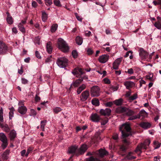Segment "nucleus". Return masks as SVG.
<instances>
[{
  "label": "nucleus",
  "instance_id": "nucleus-1",
  "mask_svg": "<svg viewBox=\"0 0 161 161\" xmlns=\"http://www.w3.org/2000/svg\"><path fill=\"white\" fill-rule=\"evenodd\" d=\"M119 130L121 132L123 142L124 144L121 145L120 148L122 151L125 152L128 148L127 145L130 143L127 138L131 135L130 132L131 128L129 124L125 123L121 125L119 127Z\"/></svg>",
  "mask_w": 161,
  "mask_h": 161
},
{
  "label": "nucleus",
  "instance_id": "nucleus-2",
  "mask_svg": "<svg viewBox=\"0 0 161 161\" xmlns=\"http://www.w3.org/2000/svg\"><path fill=\"white\" fill-rule=\"evenodd\" d=\"M58 47L59 49L63 52H67L69 50V47L68 44L61 38L58 39Z\"/></svg>",
  "mask_w": 161,
  "mask_h": 161
},
{
  "label": "nucleus",
  "instance_id": "nucleus-3",
  "mask_svg": "<svg viewBox=\"0 0 161 161\" xmlns=\"http://www.w3.org/2000/svg\"><path fill=\"white\" fill-rule=\"evenodd\" d=\"M108 152L104 149H101L98 151L91 153L89 152L86 154L87 156L94 155L96 157H103L108 154Z\"/></svg>",
  "mask_w": 161,
  "mask_h": 161
},
{
  "label": "nucleus",
  "instance_id": "nucleus-4",
  "mask_svg": "<svg viewBox=\"0 0 161 161\" xmlns=\"http://www.w3.org/2000/svg\"><path fill=\"white\" fill-rule=\"evenodd\" d=\"M56 63L59 67L64 68L68 65V59L64 57L59 58L58 59Z\"/></svg>",
  "mask_w": 161,
  "mask_h": 161
},
{
  "label": "nucleus",
  "instance_id": "nucleus-5",
  "mask_svg": "<svg viewBox=\"0 0 161 161\" xmlns=\"http://www.w3.org/2000/svg\"><path fill=\"white\" fill-rule=\"evenodd\" d=\"M150 143V141L149 140H147L143 143H141L138 145L135 150V152L137 153L139 152L140 153H142L141 151L142 149H146L147 148V146H148Z\"/></svg>",
  "mask_w": 161,
  "mask_h": 161
},
{
  "label": "nucleus",
  "instance_id": "nucleus-6",
  "mask_svg": "<svg viewBox=\"0 0 161 161\" xmlns=\"http://www.w3.org/2000/svg\"><path fill=\"white\" fill-rule=\"evenodd\" d=\"M0 140L2 142V147L3 149H4L8 145L7 139L6 136L3 133H0Z\"/></svg>",
  "mask_w": 161,
  "mask_h": 161
},
{
  "label": "nucleus",
  "instance_id": "nucleus-7",
  "mask_svg": "<svg viewBox=\"0 0 161 161\" xmlns=\"http://www.w3.org/2000/svg\"><path fill=\"white\" fill-rule=\"evenodd\" d=\"M100 94V89L98 86H93L91 89V94L92 97H98Z\"/></svg>",
  "mask_w": 161,
  "mask_h": 161
},
{
  "label": "nucleus",
  "instance_id": "nucleus-8",
  "mask_svg": "<svg viewBox=\"0 0 161 161\" xmlns=\"http://www.w3.org/2000/svg\"><path fill=\"white\" fill-rule=\"evenodd\" d=\"M139 54L142 59H147L148 61V53L144 50L143 48H140Z\"/></svg>",
  "mask_w": 161,
  "mask_h": 161
},
{
  "label": "nucleus",
  "instance_id": "nucleus-9",
  "mask_svg": "<svg viewBox=\"0 0 161 161\" xmlns=\"http://www.w3.org/2000/svg\"><path fill=\"white\" fill-rule=\"evenodd\" d=\"M99 112L101 115L109 116L111 114V110L109 108H106L105 109H101Z\"/></svg>",
  "mask_w": 161,
  "mask_h": 161
},
{
  "label": "nucleus",
  "instance_id": "nucleus-10",
  "mask_svg": "<svg viewBox=\"0 0 161 161\" xmlns=\"http://www.w3.org/2000/svg\"><path fill=\"white\" fill-rule=\"evenodd\" d=\"M8 50V47L3 42L0 41V54L5 53Z\"/></svg>",
  "mask_w": 161,
  "mask_h": 161
},
{
  "label": "nucleus",
  "instance_id": "nucleus-11",
  "mask_svg": "<svg viewBox=\"0 0 161 161\" xmlns=\"http://www.w3.org/2000/svg\"><path fill=\"white\" fill-rule=\"evenodd\" d=\"M89 92L87 90L84 91L81 94L80 99L82 101L86 100L89 96Z\"/></svg>",
  "mask_w": 161,
  "mask_h": 161
},
{
  "label": "nucleus",
  "instance_id": "nucleus-12",
  "mask_svg": "<svg viewBox=\"0 0 161 161\" xmlns=\"http://www.w3.org/2000/svg\"><path fill=\"white\" fill-rule=\"evenodd\" d=\"M121 61L122 59L121 58H117L113 63V68L115 70L118 69Z\"/></svg>",
  "mask_w": 161,
  "mask_h": 161
},
{
  "label": "nucleus",
  "instance_id": "nucleus-13",
  "mask_svg": "<svg viewBox=\"0 0 161 161\" xmlns=\"http://www.w3.org/2000/svg\"><path fill=\"white\" fill-rule=\"evenodd\" d=\"M109 57V56L107 55H103L99 57L98 60L100 63L104 64L108 61Z\"/></svg>",
  "mask_w": 161,
  "mask_h": 161
},
{
  "label": "nucleus",
  "instance_id": "nucleus-14",
  "mask_svg": "<svg viewBox=\"0 0 161 161\" xmlns=\"http://www.w3.org/2000/svg\"><path fill=\"white\" fill-rule=\"evenodd\" d=\"M90 118L92 121L94 122H98L100 119L99 116L96 113L92 114Z\"/></svg>",
  "mask_w": 161,
  "mask_h": 161
},
{
  "label": "nucleus",
  "instance_id": "nucleus-15",
  "mask_svg": "<svg viewBox=\"0 0 161 161\" xmlns=\"http://www.w3.org/2000/svg\"><path fill=\"white\" fill-rule=\"evenodd\" d=\"M140 126L144 129H147L151 127V124L148 122H143L140 123Z\"/></svg>",
  "mask_w": 161,
  "mask_h": 161
},
{
  "label": "nucleus",
  "instance_id": "nucleus-16",
  "mask_svg": "<svg viewBox=\"0 0 161 161\" xmlns=\"http://www.w3.org/2000/svg\"><path fill=\"white\" fill-rule=\"evenodd\" d=\"M77 152H78V149L77 145L72 146L69 147L68 149V152L69 153H75Z\"/></svg>",
  "mask_w": 161,
  "mask_h": 161
},
{
  "label": "nucleus",
  "instance_id": "nucleus-17",
  "mask_svg": "<svg viewBox=\"0 0 161 161\" xmlns=\"http://www.w3.org/2000/svg\"><path fill=\"white\" fill-rule=\"evenodd\" d=\"M126 89H129L130 88L134 86L135 85V83L131 81H126L124 83Z\"/></svg>",
  "mask_w": 161,
  "mask_h": 161
},
{
  "label": "nucleus",
  "instance_id": "nucleus-18",
  "mask_svg": "<svg viewBox=\"0 0 161 161\" xmlns=\"http://www.w3.org/2000/svg\"><path fill=\"white\" fill-rule=\"evenodd\" d=\"M87 146L83 144L82 145L79 149H78V153L80 154H84L87 149Z\"/></svg>",
  "mask_w": 161,
  "mask_h": 161
},
{
  "label": "nucleus",
  "instance_id": "nucleus-19",
  "mask_svg": "<svg viewBox=\"0 0 161 161\" xmlns=\"http://www.w3.org/2000/svg\"><path fill=\"white\" fill-rule=\"evenodd\" d=\"M27 109L25 106L19 107L18 108V111L22 114H25L27 112Z\"/></svg>",
  "mask_w": 161,
  "mask_h": 161
},
{
  "label": "nucleus",
  "instance_id": "nucleus-20",
  "mask_svg": "<svg viewBox=\"0 0 161 161\" xmlns=\"http://www.w3.org/2000/svg\"><path fill=\"white\" fill-rule=\"evenodd\" d=\"M119 88L118 86H113L111 85H109L108 87V90L110 92H112L117 91Z\"/></svg>",
  "mask_w": 161,
  "mask_h": 161
},
{
  "label": "nucleus",
  "instance_id": "nucleus-21",
  "mask_svg": "<svg viewBox=\"0 0 161 161\" xmlns=\"http://www.w3.org/2000/svg\"><path fill=\"white\" fill-rule=\"evenodd\" d=\"M10 150H6L2 154V156L3 160H7L8 158V156L9 154Z\"/></svg>",
  "mask_w": 161,
  "mask_h": 161
},
{
  "label": "nucleus",
  "instance_id": "nucleus-22",
  "mask_svg": "<svg viewBox=\"0 0 161 161\" xmlns=\"http://www.w3.org/2000/svg\"><path fill=\"white\" fill-rule=\"evenodd\" d=\"M83 79H79L77 80L73 83L70 85L69 89L71 87V86H73L75 87H77L79 85L82 81Z\"/></svg>",
  "mask_w": 161,
  "mask_h": 161
},
{
  "label": "nucleus",
  "instance_id": "nucleus-23",
  "mask_svg": "<svg viewBox=\"0 0 161 161\" xmlns=\"http://www.w3.org/2000/svg\"><path fill=\"white\" fill-rule=\"evenodd\" d=\"M72 73L74 75H76L77 74L82 75L83 74V72L81 69L75 68V69L72 72Z\"/></svg>",
  "mask_w": 161,
  "mask_h": 161
},
{
  "label": "nucleus",
  "instance_id": "nucleus-24",
  "mask_svg": "<svg viewBox=\"0 0 161 161\" xmlns=\"http://www.w3.org/2000/svg\"><path fill=\"white\" fill-rule=\"evenodd\" d=\"M126 107H120L117 108L116 109V112L118 113H125L126 109Z\"/></svg>",
  "mask_w": 161,
  "mask_h": 161
},
{
  "label": "nucleus",
  "instance_id": "nucleus-25",
  "mask_svg": "<svg viewBox=\"0 0 161 161\" xmlns=\"http://www.w3.org/2000/svg\"><path fill=\"white\" fill-rule=\"evenodd\" d=\"M16 131L13 130H11L9 134V137L11 140H13L16 137Z\"/></svg>",
  "mask_w": 161,
  "mask_h": 161
},
{
  "label": "nucleus",
  "instance_id": "nucleus-26",
  "mask_svg": "<svg viewBox=\"0 0 161 161\" xmlns=\"http://www.w3.org/2000/svg\"><path fill=\"white\" fill-rule=\"evenodd\" d=\"M47 50L49 53H51L52 51V43L50 42H48L47 43L46 45Z\"/></svg>",
  "mask_w": 161,
  "mask_h": 161
},
{
  "label": "nucleus",
  "instance_id": "nucleus-27",
  "mask_svg": "<svg viewBox=\"0 0 161 161\" xmlns=\"http://www.w3.org/2000/svg\"><path fill=\"white\" fill-rule=\"evenodd\" d=\"M147 115V113L143 109H142L137 114V116H139L140 119L141 117H145Z\"/></svg>",
  "mask_w": 161,
  "mask_h": 161
},
{
  "label": "nucleus",
  "instance_id": "nucleus-28",
  "mask_svg": "<svg viewBox=\"0 0 161 161\" xmlns=\"http://www.w3.org/2000/svg\"><path fill=\"white\" fill-rule=\"evenodd\" d=\"M126 111L125 112L126 114L128 116H130L133 115L134 114L135 112L134 111L131 109H129L127 108L126 107Z\"/></svg>",
  "mask_w": 161,
  "mask_h": 161
},
{
  "label": "nucleus",
  "instance_id": "nucleus-29",
  "mask_svg": "<svg viewBox=\"0 0 161 161\" xmlns=\"http://www.w3.org/2000/svg\"><path fill=\"white\" fill-rule=\"evenodd\" d=\"M42 20L43 22H45L47 19L48 15L44 11H42Z\"/></svg>",
  "mask_w": 161,
  "mask_h": 161
},
{
  "label": "nucleus",
  "instance_id": "nucleus-30",
  "mask_svg": "<svg viewBox=\"0 0 161 161\" xmlns=\"http://www.w3.org/2000/svg\"><path fill=\"white\" fill-rule=\"evenodd\" d=\"M86 85L84 84L80 86L78 88L77 91V94H80L81 92L86 88Z\"/></svg>",
  "mask_w": 161,
  "mask_h": 161
},
{
  "label": "nucleus",
  "instance_id": "nucleus-31",
  "mask_svg": "<svg viewBox=\"0 0 161 161\" xmlns=\"http://www.w3.org/2000/svg\"><path fill=\"white\" fill-rule=\"evenodd\" d=\"M76 43L79 45L82 44L83 42L82 38L79 36H77L76 38Z\"/></svg>",
  "mask_w": 161,
  "mask_h": 161
},
{
  "label": "nucleus",
  "instance_id": "nucleus-32",
  "mask_svg": "<svg viewBox=\"0 0 161 161\" xmlns=\"http://www.w3.org/2000/svg\"><path fill=\"white\" fill-rule=\"evenodd\" d=\"M113 103L117 106L120 105L123 103V100L121 98L115 100L114 101Z\"/></svg>",
  "mask_w": 161,
  "mask_h": 161
},
{
  "label": "nucleus",
  "instance_id": "nucleus-33",
  "mask_svg": "<svg viewBox=\"0 0 161 161\" xmlns=\"http://www.w3.org/2000/svg\"><path fill=\"white\" fill-rule=\"evenodd\" d=\"M154 25L158 29L160 30L161 29V20H158L154 24Z\"/></svg>",
  "mask_w": 161,
  "mask_h": 161
},
{
  "label": "nucleus",
  "instance_id": "nucleus-34",
  "mask_svg": "<svg viewBox=\"0 0 161 161\" xmlns=\"http://www.w3.org/2000/svg\"><path fill=\"white\" fill-rule=\"evenodd\" d=\"M153 145L154 146V149H157L159 148L161 145V143H159L157 141H154L153 142Z\"/></svg>",
  "mask_w": 161,
  "mask_h": 161
},
{
  "label": "nucleus",
  "instance_id": "nucleus-35",
  "mask_svg": "<svg viewBox=\"0 0 161 161\" xmlns=\"http://www.w3.org/2000/svg\"><path fill=\"white\" fill-rule=\"evenodd\" d=\"M92 104L96 106H99V101L95 98L93 99L92 101Z\"/></svg>",
  "mask_w": 161,
  "mask_h": 161
},
{
  "label": "nucleus",
  "instance_id": "nucleus-36",
  "mask_svg": "<svg viewBox=\"0 0 161 161\" xmlns=\"http://www.w3.org/2000/svg\"><path fill=\"white\" fill-rule=\"evenodd\" d=\"M1 126L5 132H8L9 131L10 129L8 125L6 124L2 125Z\"/></svg>",
  "mask_w": 161,
  "mask_h": 161
},
{
  "label": "nucleus",
  "instance_id": "nucleus-37",
  "mask_svg": "<svg viewBox=\"0 0 161 161\" xmlns=\"http://www.w3.org/2000/svg\"><path fill=\"white\" fill-rule=\"evenodd\" d=\"M58 25L57 24H54L52 25L51 29V31L52 32H55L57 29Z\"/></svg>",
  "mask_w": 161,
  "mask_h": 161
},
{
  "label": "nucleus",
  "instance_id": "nucleus-38",
  "mask_svg": "<svg viewBox=\"0 0 161 161\" xmlns=\"http://www.w3.org/2000/svg\"><path fill=\"white\" fill-rule=\"evenodd\" d=\"M10 109V111L9 112V118L11 119L13 117L14 112V109L13 107L11 108Z\"/></svg>",
  "mask_w": 161,
  "mask_h": 161
},
{
  "label": "nucleus",
  "instance_id": "nucleus-39",
  "mask_svg": "<svg viewBox=\"0 0 161 161\" xmlns=\"http://www.w3.org/2000/svg\"><path fill=\"white\" fill-rule=\"evenodd\" d=\"M130 116V117L128 119V120H132L136 119H139V116H137V115H132Z\"/></svg>",
  "mask_w": 161,
  "mask_h": 161
},
{
  "label": "nucleus",
  "instance_id": "nucleus-40",
  "mask_svg": "<svg viewBox=\"0 0 161 161\" xmlns=\"http://www.w3.org/2000/svg\"><path fill=\"white\" fill-rule=\"evenodd\" d=\"M46 123L47 121L46 120H43L41 121V128L43 131L44 130V127L46 125Z\"/></svg>",
  "mask_w": 161,
  "mask_h": 161
},
{
  "label": "nucleus",
  "instance_id": "nucleus-41",
  "mask_svg": "<svg viewBox=\"0 0 161 161\" xmlns=\"http://www.w3.org/2000/svg\"><path fill=\"white\" fill-rule=\"evenodd\" d=\"M127 70L125 71V73H128L130 75L133 74L134 73V70L133 69L130 68L127 69Z\"/></svg>",
  "mask_w": 161,
  "mask_h": 161
},
{
  "label": "nucleus",
  "instance_id": "nucleus-42",
  "mask_svg": "<svg viewBox=\"0 0 161 161\" xmlns=\"http://www.w3.org/2000/svg\"><path fill=\"white\" fill-rule=\"evenodd\" d=\"M6 20L8 24L11 25L13 23V19L12 16L7 17Z\"/></svg>",
  "mask_w": 161,
  "mask_h": 161
},
{
  "label": "nucleus",
  "instance_id": "nucleus-43",
  "mask_svg": "<svg viewBox=\"0 0 161 161\" xmlns=\"http://www.w3.org/2000/svg\"><path fill=\"white\" fill-rule=\"evenodd\" d=\"M132 153H129L126 157V158L128 159H132L135 158L136 157L132 156Z\"/></svg>",
  "mask_w": 161,
  "mask_h": 161
},
{
  "label": "nucleus",
  "instance_id": "nucleus-44",
  "mask_svg": "<svg viewBox=\"0 0 161 161\" xmlns=\"http://www.w3.org/2000/svg\"><path fill=\"white\" fill-rule=\"evenodd\" d=\"M62 110V109L59 107H56L53 109V111L55 114H58Z\"/></svg>",
  "mask_w": 161,
  "mask_h": 161
},
{
  "label": "nucleus",
  "instance_id": "nucleus-45",
  "mask_svg": "<svg viewBox=\"0 0 161 161\" xmlns=\"http://www.w3.org/2000/svg\"><path fill=\"white\" fill-rule=\"evenodd\" d=\"M72 55L74 58H76L78 57V53L76 50H73L72 52Z\"/></svg>",
  "mask_w": 161,
  "mask_h": 161
},
{
  "label": "nucleus",
  "instance_id": "nucleus-46",
  "mask_svg": "<svg viewBox=\"0 0 161 161\" xmlns=\"http://www.w3.org/2000/svg\"><path fill=\"white\" fill-rule=\"evenodd\" d=\"M46 5L47 6H50L53 3L52 0H44Z\"/></svg>",
  "mask_w": 161,
  "mask_h": 161
},
{
  "label": "nucleus",
  "instance_id": "nucleus-47",
  "mask_svg": "<svg viewBox=\"0 0 161 161\" xmlns=\"http://www.w3.org/2000/svg\"><path fill=\"white\" fill-rule=\"evenodd\" d=\"M113 102H109L105 103V106L106 107H111L113 104Z\"/></svg>",
  "mask_w": 161,
  "mask_h": 161
},
{
  "label": "nucleus",
  "instance_id": "nucleus-48",
  "mask_svg": "<svg viewBox=\"0 0 161 161\" xmlns=\"http://www.w3.org/2000/svg\"><path fill=\"white\" fill-rule=\"evenodd\" d=\"M98 159L97 158H95L93 156H91L87 159V161H96Z\"/></svg>",
  "mask_w": 161,
  "mask_h": 161
},
{
  "label": "nucleus",
  "instance_id": "nucleus-49",
  "mask_svg": "<svg viewBox=\"0 0 161 161\" xmlns=\"http://www.w3.org/2000/svg\"><path fill=\"white\" fill-rule=\"evenodd\" d=\"M54 3L55 5L57 6H61V5L60 4V1L59 0H54Z\"/></svg>",
  "mask_w": 161,
  "mask_h": 161
},
{
  "label": "nucleus",
  "instance_id": "nucleus-50",
  "mask_svg": "<svg viewBox=\"0 0 161 161\" xmlns=\"http://www.w3.org/2000/svg\"><path fill=\"white\" fill-rule=\"evenodd\" d=\"M75 15L76 17V18L77 19L80 21H82V18L80 16H79L78 14L76 13H75Z\"/></svg>",
  "mask_w": 161,
  "mask_h": 161
},
{
  "label": "nucleus",
  "instance_id": "nucleus-51",
  "mask_svg": "<svg viewBox=\"0 0 161 161\" xmlns=\"http://www.w3.org/2000/svg\"><path fill=\"white\" fill-rule=\"evenodd\" d=\"M153 77V74H150L149 75H147L146 76V78L150 80H152Z\"/></svg>",
  "mask_w": 161,
  "mask_h": 161
},
{
  "label": "nucleus",
  "instance_id": "nucleus-52",
  "mask_svg": "<svg viewBox=\"0 0 161 161\" xmlns=\"http://www.w3.org/2000/svg\"><path fill=\"white\" fill-rule=\"evenodd\" d=\"M35 55L36 57L39 59H41V57L39 53L37 51H36L35 52Z\"/></svg>",
  "mask_w": 161,
  "mask_h": 161
},
{
  "label": "nucleus",
  "instance_id": "nucleus-53",
  "mask_svg": "<svg viewBox=\"0 0 161 161\" xmlns=\"http://www.w3.org/2000/svg\"><path fill=\"white\" fill-rule=\"evenodd\" d=\"M113 138L114 140H116L118 138V135L117 133H114L113 136Z\"/></svg>",
  "mask_w": 161,
  "mask_h": 161
},
{
  "label": "nucleus",
  "instance_id": "nucleus-54",
  "mask_svg": "<svg viewBox=\"0 0 161 161\" xmlns=\"http://www.w3.org/2000/svg\"><path fill=\"white\" fill-rule=\"evenodd\" d=\"M137 98V95L136 94H135L133 96L130 97V100H133L136 99Z\"/></svg>",
  "mask_w": 161,
  "mask_h": 161
},
{
  "label": "nucleus",
  "instance_id": "nucleus-55",
  "mask_svg": "<svg viewBox=\"0 0 161 161\" xmlns=\"http://www.w3.org/2000/svg\"><path fill=\"white\" fill-rule=\"evenodd\" d=\"M28 82V80L25 78H23L21 79V82L23 84H26Z\"/></svg>",
  "mask_w": 161,
  "mask_h": 161
},
{
  "label": "nucleus",
  "instance_id": "nucleus-56",
  "mask_svg": "<svg viewBox=\"0 0 161 161\" xmlns=\"http://www.w3.org/2000/svg\"><path fill=\"white\" fill-rule=\"evenodd\" d=\"M31 114L35 116L36 114V111L33 109H31Z\"/></svg>",
  "mask_w": 161,
  "mask_h": 161
},
{
  "label": "nucleus",
  "instance_id": "nucleus-57",
  "mask_svg": "<svg viewBox=\"0 0 161 161\" xmlns=\"http://www.w3.org/2000/svg\"><path fill=\"white\" fill-rule=\"evenodd\" d=\"M104 82L107 84H109L110 83V80L108 78H104L103 79Z\"/></svg>",
  "mask_w": 161,
  "mask_h": 161
},
{
  "label": "nucleus",
  "instance_id": "nucleus-58",
  "mask_svg": "<svg viewBox=\"0 0 161 161\" xmlns=\"http://www.w3.org/2000/svg\"><path fill=\"white\" fill-rule=\"evenodd\" d=\"M91 34V32L90 31H86L85 33V36H89Z\"/></svg>",
  "mask_w": 161,
  "mask_h": 161
},
{
  "label": "nucleus",
  "instance_id": "nucleus-59",
  "mask_svg": "<svg viewBox=\"0 0 161 161\" xmlns=\"http://www.w3.org/2000/svg\"><path fill=\"white\" fill-rule=\"evenodd\" d=\"M51 57H52V56H50V57L47 58H46L45 59V63H49L52 61V60L51 58Z\"/></svg>",
  "mask_w": 161,
  "mask_h": 161
},
{
  "label": "nucleus",
  "instance_id": "nucleus-60",
  "mask_svg": "<svg viewBox=\"0 0 161 161\" xmlns=\"http://www.w3.org/2000/svg\"><path fill=\"white\" fill-rule=\"evenodd\" d=\"M87 52L88 54L91 55L93 53V51L92 49L90 48H89L87 50Z\"/></svg>",
  "mask_w": 161,
  "mask_h": 161
},
{
  "label": "nucleus",
  "instance_id": "nucleus-61",
  "mask_svg": "<svg viewBox=\"0 0 161 161\" xmlns=\"http://www.w3.org/2000/svg\"><path fill=\"white\" fill-rule=\"evenodd\" d=\"M160 157L159 156H155L154 158V161H160Z\"/></svg>",
  "mask_w": 161,
  "mask_h": 161
},
{
  "label": "nucleus",
  "instance_id": "nucleus-62",
  "mask_svg": "<svg viewBox=\"0 0 161 161\" xmlns=\"http://www.w3.org/2000/svg\"><path fill=\"white\" fill-rule=\"evenodd\" d=\"M41 98L40 97L38 96L37 95H36L35 97V101L36 102H38L40 101Z\"/></svg>",
  "mask_w": 161,
  "mask_h": 161
},
{
  "label": "nucleus",
  "instance_id": "nucleus-63",
  "mask_svg": "<svg viewBox=\"0 0 161 161\" xmlns=\"http://www.w3.org/2000/svg\"><path fill=\"white\" fill-rule=\"evenodd\" d=\"M37 4L36 2L34 1H33L32 3V6L34 8H36L37 7Z\"/></svg>",
  "mask_w": 161,
  "mask_h": 161
},
{
  "label": "nucleus",
  "instance_id": "nucleus-64",
  "mask_svg": "<svg viewBox=\"0 0 161 161\" xmlns=\"http://www.w3.org/2000/svg\"><path fill=\"white\" fill-rule=\"evenodd\" d=\"M19 30L23 33H24L25 32V29L24 26L19 28Z\"/></svg>",
  "mask_w": 161,
  "mask_h": 161
}]
</instances>
